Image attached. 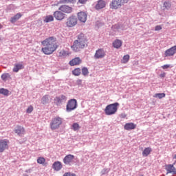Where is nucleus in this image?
<instances>
[{"mask_svg": "<svg viewBox=\"0 0 176 176\" xmlns=\"http://www.w3.org/2000/svg\"><path fill=\"white\" fill-rule=\"evenodd\" d=\"M82 63V59L79 57H76L73 58L69 61V64L71 67H74V65H79V64Z\"/></svg>", "mask_w": 176, "mask_h": 176, "instance_id": "17", "label": "nucleus"}, {"mask_svg": "<svg viewBox=\"0 0 176 176\" xmlns=\"http://www.w3.org/2000/svg\"><path fill=\"white\" fill-rule=\"evenodd\" d=\"M105 6H107V3L105 2V1L99 0V1H98L97 3L95 6V9H96V10H100L101 9H104V8H105Z\"/></svg>", "mask_w": 176, "mask_h": 176, "instance_id": "14", "label": "nucleus"}, {"mask_svg": "<svg viewBox=\"0 0 176 176\" xmlns=\"http://www.w3.org/2000/svg\"><path fill=\"white\" fill-rule=\"evenodd\" d=\"M41 45L44 46V47L41 49V52L47 56L53 54V53H54V52L58 49L57 38L54 36H50L44 41H41Z\"/></svg>", "mask_w": 176, "mask_h": 176, "instance_id": "1", "label": "nucleus"}, {"mask_svg": "<svg viewBox=\"0 0 176 176\" xmlns=\"http://www.w3.org/2000/svg\"><path fill=\"white\" fill-rule=\"evenodd\" d=\"M32 111H34V107L32 106H29L26 110L27 113H31V112H32Z\"/></svg>", "mask_w": 176, "mask_h": 176, "instance_id": "39", "label": "nucleus"}, {"mask_svg": "<svg viewBox=\"0 0 176 176\" xmlns=\"http://www.w3.org/2000/svg\"><path fill=\"white\" fill-rule=\"evenodd\" d=\"M20 69H24V65H23V63L15 64L12 71L13 72H19Z\"/></svg>", "mask_w": 176, "mask_h": 176, "instance_id": "22", "label": "nucleus"}, {"mask_svg": "<svg viewBox=\"0 0 176 176\" xmlns=\"http://www.w3.org/2000/svg\"><path fill=\"white\" fill-rule=\"evenodd\" d=\"M54 21V16L53 15H47L44 19V23H50Z\"/></svg>", "mask_w": 176, "mask_h": 176, "instance_id": "27", "label": "nucleus"}, {"mask_svg": "<svg viewBox=\"0 0 176 176\" xmlns=\"http://www.w3.org/2000/svg\"><path fill=\"white\" fill-rule=\"evenodd\" d=\"M105 57V51L102 48H100L98 50L96 51V53L94 54V58L100 59V58H104Z\"/></svg>", "mask_w": 176, "mask_h": 176, "instance_id": "11", "label": "nucleus"}, {"mask_svg": "<svg viewBox=\"0 0 176 176\" xmlns=\"http://www.w3.org/2000/svg\"><path fill=\"white\" fill-rule=\"evenodd\" d=\"M174 159H176V155H175Z\"/></svg>", "mask_w": 176, "mask_h": 176, "instance_id": "48", "label": "nucleus"}, {"mask_svg": "<svg viewBox=\"0 0 176 176\" xmlns=\"http://www.w3.org/2000/svg\"><path fill=\"white\" fill-rule=\"evenodd\" d=\"M169 67H170V65H164L162 66V68L163 69H167Z\"/></svg>", "mask_w": 176, "mask_h": 176, "instance_id": "43", "label": "nucleus"}, {"mask_svg": "<svg viewBox=\"0 0 176 176\" xmlns=\"http://www.w3.org/2000/svg\"><path fill=\"white\" fill-rule=\"evenodd\" d=\"M60 3H76V0H60Z\"/></svg>", "mask_w": 176, "mask_h": 176, "instance_id": "33", "label": "nucleus"}, {"mask_svg": "<svg viewBox=\"0 0 176 176\" xmlns=\"http://www.w3.org/2000/svg\"><path fill=\"white\" fill-rule=\"evenodd\" d=\"M53 16L57 21H63L65 19V14L59 10L55 11Z\"/></svg>", "mask_w": 176, "mask_h": 176, "instance_id": "6", "label": "nucleus"}, {"mask_svg": "<svg viewBox=\"0 0 176 176\" xmlns=\"http://www.w3.org/2000/svg\"><path fill=\"white\" fill-rule=\"evenodd\" d=\"M59 10L65 14H71L73 12V8L71 6L63 5L59 7Z\"/></svg>", "mask_w": 176, "mask_h": 176, "instance_id": "9", "label": "nucleus"}, {"mask_svg": "<svg viewBox=\"0 0 176 176\" xmlns=\"http://www.w3.org/2000/svg\"><path fill=\"white\" fill-rule=\"evenodd\" d=\"M78 2L80 3H85L87 2V0H78Z\"/></svg>", "mask_w": 176, "mask_h": 176, "instance_id": "44", "label": "nucleus"}, {"mask_svg": "<svg viewBox=\"0 0 176 176\" xmlns=\"http://www.w3.org/2000/svg\"><path fill=\"white\" fill-rule=\"evenodd\" d=\"M176 54V45L171 47L165 51L164 56L165 57H171Z\"/></svg>", "mask_w": 176, "mask_h": 176, "instance_id": "12", "label": "nucleus"}, {"mask_svg": "<svg viewBox=\"0 0 176 176\" xmlns=\"http://www.w3.org/2000/svg\"><path fill=\"white\" fill-rule=\"evenodd\" d=\"M14 132L18 135H23V134H25V129H24L23 126L18 125V126H16V129H14Z\"/></svg>", "mask_w": 176, "mask_h": 176, "instance_id": "16", "label": "nucleus"}, {"mask_svg": "<svg viewBox=\"0 0 176 176\" xmlns=\"http://www.w3.org/2000/svg\"><path fill=\"white\" fill-rule=\"evenodd\" d=\"M6 149H9V140L6 139L0 140V153H3Z\"/></svg>", "mask_w": 176, "mask_h": 176, "instance_id": "8", "label": "nucleus"}, {"mask_svg": "<svg viewBox=\"0 0 176 176\" xmlns=\"http://www.w3.org/2000/svg\"><path fill=\"white\" fill-rule=\"evenodd\" d=\"M63 124V118L60 117H56L52 119L50 123L51 130H57L60 128V126Z\"/></svg>", "mask_w": 176, "mask_h": 176, "instance_id": "4", "label": "nucleus"}, {"mask_svg": "<svg viewBox=\"0 0 176 176\" xmlns=\"http://www.w3.org/2000/svg\"><path fill=\"white\" fill-rule=\"evenodd\" d=\"M52 168L54 171H60L63 168V164L60 161H56L53 163Z\"/></svg>", "mask_w": 176, "mask_h": 176, "instance_id": "18", "label": "nucleus"}, {"mask_svg": "<svg viewBox=\"0 0 176 176\" xmlns=\"http://www.w3.org/2000/svg\"><path fill=\"white\" fill-rule=\"evenodd\" d=\"M74 159H75V156L74 155L69 154L64 157L63 163L65 164L69 165L72 162H74Z\"/></svg>", "mask_w": 176, "mask_h": 176, "instance_id": "13", "label": "nucleus"}, {"mask_svg": "<svg viewBox=\"0 0 176 176\" xmlns=\"http://www.w3.org/2000/svg\"><path fill=\"white\" fill-rule=\"evenodd\" d=\"M160 76L161 78H164V76H166V73H162V74L160 75Z\"/></svg>", "mask_w": 176, "mask_h": 176, "instance_id": "46", "label": "nucleus"}, {"mask_svg": "<svg viewBox=\"0 0 176 176\" xmlns=\"http://www.w3.org/2000/svg\"><path fill=\"white\" fill-rule=\"evenodd\" d=\"M0 94H3V96H9V90L4 88H1Z\"/></svg>", "mask_w": 176, "mask_h": 176, "instance_id": "31", "label": "nucleus"}, {"mask_svg": "<svg viewBox=\"0 0 176 176\" xmlns=\"http://www.w3.org/2000/svg\"><path fill=\"white\" fill-rule=\"evenodd\" d=\"M162 30V26L161 25H157L155 28V31H160Z\"/></svg>", "mask_w": 176, "mask_h": 176, "instance_id": "42", "label": "nucleus"}, {"mask_svg": "<svg viewBox=\"0 0 176 176\" xmlns=\"http://www.w3.org/2000/svg\"><path fill=\"white\" fill-rule=\"evenodd\" d=\"M151 152H152V148L146 147L142 151V156H144V157H146L149 156V155H151Z\"/></svg>", "mask_w": 176, "mask_h": 176, "instance_id": "23", "label": "nucleus"}, {"mask_svg": "<svg viewBox=\"0 0 176 176\" xmlns=\"http://www.w3.org/2000/svg\"><path fill=\"white\" fill-rule=\"evenodd\" d=\"M50 101V96L49 95H45L42 99H41V102L42 104H47Z\"/></svg>", "mask_w": 176, "mask_h": 176, "instance_id": "26", "label": "nucleus"}, {"mask_svg": "<svg viewBox=\"0 0 176 176\" xmlns=\"http://www.w3.org/2000/svg\"><path fill=\"white\" fill-rule=\"evenodd\" d=\"M154 97H155L156 98H160V99L164 98V97H166V94H164V93H162V94H155L154 95Z\"/></svg>", "mask_w": 176, "mask_h": 176, "instance_id": "36", "label": "nucleus"}, {"mask_svg": "<svg viewBox=\"0 0 176 176\" xmlns=\"http://www.w3.org/2000/svg\"><path fill=\"white\" fill-rule=\"evenodd\" d=\"M164 10H170L171 9V1H166L163 3Z\"/></svg>", "mask_w": 176, "mask_h": 176, "instance_id": "25", "label": "nucleus"}, {"mask_svg": "<svg viewBox=\"0 0 176 176\" xmlns=\"http://www.w3.org/2000/svg\"><path fill=\"white\" fill-rule=\"evenodd\" d=\"M65 24L67 28H72L73 27H75V25L78 24V18L72 15L67 19Z\"/></svg>", "mask_w": 176, "mask_h": 176, "instance_id": "5", "label": "nucleus"}, {"mask_svg": "<svg viewBox=\"0 0 176 176\" xmlns=\"http://www.w3.org/2000/svg\"><path fill=\"white\" fill-rule=\"evenodd\" d=\"M63 176H76L74 173H71V172L65 173Z\"/></svg>", "mask_w": 176, "mask_h": 176, "instance_id": "40", "label": "nucleus"}, {"mask_svg": "<svg viewBox=\"0 0 176 176\" xmlns=\"http://www.w3.org/2000/svg\"><path fill=\"white\" fill-rule=\"evenodd\" d=\"M122 42L121 40L116 39V41H113V46L115 47V49H119L122 47Z\"/></svg>", "mask_w": 176, "mask_h": 176, "instance_id": "24", "label": "nucleus"}, {"mask_svg": "<svg viewBox=\"0 0 176 176\" xmlns=\"http://www.w3.org/2000/svg\"><path fill=\"white\" fill-rule=\"evenodd\" d=\"M129 60H130V55L126 54L123 56L122 60H121V63L122 64H127Z\"/></svg>", "mask_w": 176, "mask_h": 176, "instance_id": "29", "label": "nucleus"}, {"mask_svg": "<svg viewBox=\"0 0 176 176\" xmlns=\"http://www.w3.org/2000/svg\"><path fill=\"white\" fill-rule=\"evenodd\" d=\"M78 19L81 23H86V20H87V14L84 12H78Z\"/></svg>", "mask_w": 176, "mask_h": 176, "instance_id": "15", "label": "nucleus"}, {"mask_svg": "<svg viewBox=\"0 0 176 176\" xmlns=\"http://www.w3.org/2000/svg\"><path fill=\"white\" fill-rule=\"evenodd\" d=\"M87 46V39L83 34L78 36L77 40H75L73 45L71 46L73 52H80V49H85Z\"/></svg>", "mask_w": 176, "mask_h": 176, "instance_id": "2", "label": "nucleus"}, {"mask_svg": "<svg viewBox=\"0 0 176 176\" xmlns=\"http://www.w3.org/2000/svg\"><path fill=\"white\" fill-rule=\"evenodd\" d=\"M65 100H67V96L61 95L60 96L56 97L54 101L55 103H56L57 105H58V104H61L63 101H65Z\"/></svg>", "mask_w": 176, "mask_h": 176, "instance_id": "19", "label": "nucleus"}, {"mask_svg": "<svg viewBox=\"0 0 176 176\" xmlns=\"http://www.w3.org/2000/svg\"><path fill=\"white\" fill-rule=\"evenodd\" d=\"M72 129L74 131H78V130L80 129V126H79V124L76 122L72 124Z\"/></svg>", "mask_w": 176, "mask_h": 176, "instance_id": "32", "label": "nucleus"}, {"mask_svg": "<svg viewBox=\"0 0 176 176\" xmlns=\"http://www.w3.org/2000/svg\"><path fill=\"white\" fill-rule=\"evenodd\" d=\"M21 14L17 13L14 16L12 17L10 19V22L14 23H16L17 20H19L21 17Z\"/></svg>", "mask_w": 176, "mask_h": 176, "instance_id": "28", "label": "nucleus"}, {"mask_svg": "<svg viewBox=\"0 0 176 176\" xmlns=\"http://www.w3.org/2000/svg\"><path fill=\"white\" fill-rule=\"evenodd\" d=\"M126 116H127V115L122 113L120 115V118H122V119H124V118H126Z\"/></svg>", "mask_w": 176, "mask_h": 176, "instance_id": "45", "label": "nucleus"}, {"mask_svg": "<svg viewBox=\"0 0 176 176\" xmlns=\"http://www.w3.org/2000/svg\"><path fill=\"white\" fill-rule=\"evenodd\" d=\"M121 27L122 26L120 25V24L118 23V24L113 25L112 28L114 31H116L118 30H120Z\"/></svg>", "mask_w": 176, "mask_h": 176, "instance_id": "38", "label": "nucleus"}, {"mask_svg": "<svg viewBox=\"0 0 176 176\" xmlns=\"http://www.w3.org/2000/svg\"><path fill=\"white\" fill-rule=\"evenodd\" d=\"M45 162H46V160L45 159V157H39L37 159V163L38 164H44Z\"/></svg>", "mask_w": 176, "mask_h": 176, "instance_id": "34", "label": "nucleus"}, {"mask_svg": "<svg viewBox=\"0 0 176 176\" xmlns=\"http://www.w3.org/2000/svg\"><path fill=\"white\" fill-rule=\"evenodd\" d=\"M120 2H121V4L122 5V6H123V5H124L125 3H129V1H130V0H120Z\"/></svg>", "mask_w": 176, "mask_h": 176, "instance_id": "41", "label": "nucleus"}, {"mask_svg": "<svg viewBox=\"0 0 176 176\" xmlns=\"http://www.w3.org/2000/svg\"><path fill=\"white\" fill-rule=\"evenodd\" d=\"M81 71L84 76H87V75H89V69H87V67H82Z\"/></svg>", "mask_w": 176, "mask_h": 176, "instance_id": "35", "label": "nucleus"}, {"mask_svg": "<svg viewBox=\"0 0 176 176\" xmlns=\"http://www.w3.org/2000/svg\"><path fill=\"white\" fill-rule=\"evenodd\" d=\"M119 107L118 102L108 104L104 109V113L107 116L115 115L118 112V107Z\"/></svg>", "mask_w": 176, "mask_h": 176, "instance_id": "3", "label": "nucleus"}, {"mask_svg": "<svg viewBox=\"0 0 176 176\" xmlns=\"http://www.w3.org/2000/svg\"><path fill=\"white\" fill-rule=\"evenodd\" d=\"M3 25H2V24H0V30L1 29V28H3Z\"/></svg>", "mask_w": 176, "mask_h": 176, "instance_id": "47", "label": "nucleus"}, {"mask_svg": "<svg viewBox=\"0 0 176 176\" xmlns=\"http://www.w3.org/2000/svg\"><path fill=\"white\" fill-rule=\"evenodd\" d=\"M121 6H123L120 0H112L111 3H110V9L116 10L119 9Z\"/></svg>", "mask_w": 176, "mask_h": 176, "instance_id": "10", "label": "nucleus"}, {"mask_svg": "<svg viewBox=\"0 0 176 176\" xmlns=\"http://www.w3.org/2000/svg\"><path fill=\"white\" fill-rule=\"evenodd\" d=\"M71 52L68 50H65L64 49L59 50L58 56L59 57H67V56H69Z\"/></svg>", "mask_w": 176, "mask_h": 176, "instance_id": "21", "label": "nucleus"}, {"mask_svg": "<svg viewBox=\"0 0 176 176\" xmlns=\"http://www.w3.org/2000/svg\"><path fill=\"white\" fill-rule=\"evenodd\" d=\"M77 107V102L76 99H72L68 101L67 104V111L68 112H71V111H74V109H76Z\"/></svg>", "mask_w": 176, "mask_h": 176, "instance_id": "7", "label": "nucleus"}, {"mask_svg": "<svg viewBox=\"0 0 176 176\" xmlns=\"http://www.w3.org/2000/svg\"><path fill=\"white\" fill-rule=\"evenodd\" d=\"M81 72H82V70L79 67L74 69L72 72V73L74 75V76H79V75H80Z\"/></svg>", "mask_w": 176, "mask_h": 176, "instance_id": "30", "label": "nucleus"}, {"mask_svg": "<svg viewBox=\"0 0 176 176\" xmlns=\"http://www.w3.org/2000/svg\"><path fill=\"white\" fill-rule=\"evenodd\" d=\"M10 78V74H9V73H6V74H3L2 76H1V79L3 80H6V79Z\"/></svg>", "mask_w": 176, "mask_h": 176, "instance_id": "37", "label": "nucleus"}, {"mask_svg": "<svg viewBox=\"0 0 176 176\" xmlns=\"http://www.w3.org/2000/svg\"><path fill=\"white\" fill-rule=\"evenodd\" d=\"M137 127V124L133 123V122H129L125 124L124 126V130L130 131V130H134Z\"/></svg>", "mask_w": 176, "mask_h": 176, "instance_id": "20", "label": "nucleus"}]
</instances>
